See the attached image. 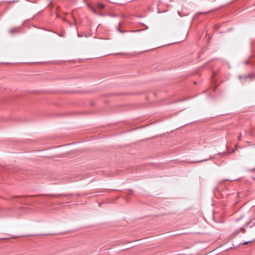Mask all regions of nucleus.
I'll return each mask as SVG.
<instances>
[{"mask_svg":"<svg viewBox=\"0 0 255 255\" xmlns=\"http://www.w3.org/2000/svg\"><path fill=\"white\" fill-rule=\"evenodd\" d=\"M78 36L79 37H80V34H79L78 33Z\"/></svg>","mask_w":255,"mask_h":255,"instance_id":"9d476101","label":"nucleus"},{"mask_svg":"<svg viewBox=\"0 0 255 255\" xmlns=\"http://www.w3.org/2000/svg\"><path fill=\"white\" fill-rule=\"evenodd\" d=\"M86 0H83V1H84V2H85Z\"/></svg>","mask_w":255,"mask_h":255,"instance_id":"9b49d317","label":"nucleus"},{"mask_svg":"<svg viewBox=\"0 0 255 255\" xmlns=\"http://www.w3.org/2000/svg\"><path fill=\"white\" fill-rule=\"evenodd\" d=\"M207 160H208L207 159H204V160H201L200 161V162H203V161H207Z\"/></svg>","mask_w":255,"mask_h":255,"instance_id":"0eeeda50","label":"nucleus"},{"mask_svg":"<svg viewBox=\"0 0 255 255\" xmlns=\"http://www.w3.org/2000/svg\"><path fill=\"white\" fill-rule=\"evenodd\" d=\"M121 23L120 22L118 26H117L116 27V30L120 32V33H126V32H127L128 31L127 30H123L122 29H121Z\"/></svg>","mask_w":255,"mask_h":255,"instance_id":"f03ea898","label":"nucleus"},{"mask_svg":"<svg viewBox=\"0 0 255 255\" xmlns=\"http://www.w3.org/2000/svg\"><path fill=\"white\" fill-rule=\"evenodd\" d=\"M87 5L89 8H90L93 10V11L94 12H96V11H95V9H94V7H93V6H92L90 4V3H87Z\"/></svg>","mask_w":255,"mask_h":255,"instance_id":"39448f33","label":"nucleus"},{"mask_svg":"<svg viewBox=\"0 0 255 255\" xmlns=\"http://www.w3.org/2000/svg\"><path fill=\"white\" fill-rule=\"evenodd\" d=\"M19 196H14L13 197H12L13 198H15V197H18Z\"/></svg>","mask_w":255,"mask_h":255,"instance_id":"1a4fd4ad","label":"nucleus"},{"mask_svg":"<svg viewBox=\"0 0 255 255\" xmlns=\"http://www.w3.org/2000/svg\"><path fill=\"white\" fill-rule=\"evenodd\" d=\"M9 32L10 34H13L17 32V28H12L9 30Z\"/></svg>","mask_w":255,"mask_h":255,"instance_id":"7ed1b4c3","label":"nucleus"},{"mask_svg":"<svg viewBox=\"0 0 255 255\" xmlns=\"http://www.w3.org/2000/svg\"><path fill=\"white\" fill-rule=\"evenodd\" d=\"M249 77V75L248 76H247L245 77V79L247 78L248 77Z\"/></svg>","mask_w":255,"mask_h":255,"instance_id":"6e6552de","label":"nucleus"},{"mask_svg":"<svg viewBox=\"0 0 255 255\" xmlns=\"http://www.w3.org/2000/svg\"><path fill=\"white\" fill-rule=\"evenodd\" d=\"M104 7H105V5L102 3H99L98 4V8L99 9H102L104 8Z\"/></svg>","mask_w":255,"mask_h":255,"instance_id":"20e7f679","label":"nucleus"},{"mask_svg":"<svg viewBox=\"0 0 255 255\" xmlns=\"http://www.w3.org/2000/svg\"><path fill=\"white\" fill-rule=\"evenodd\" d=\"M72 194H44V196L53 197V198H59L62 196H66L68 195H72Z\"/></svg>","mask_w":255,"mask_h":255,"instance_id":"f257e3e1","label":"nucleus"},{"mask_svg":"<svg viewBox=\"0 0 255 255\" xmlns=\"http://www.w3.org/2000/svg\"><path fill=\"white\" fill-rule=\"evenodd\" d=\"M253 241H248V242H244V243L242 244V245H247L250 243H252Z\"/></svg>","mask_w":255,"mask_h":255,"instance_id":"423d86ee","label":"nucleus"}]
</instances>
